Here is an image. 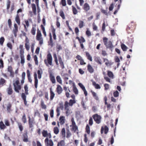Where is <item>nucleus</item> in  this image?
I'll list each match as a JSON object with an SVG mask.
<instances>
[{
	"label": "nucleus",
	"mask_w": 146,
	"mask_h": 146,
	"mask_svg": "<svg viewBox=\"0 0 146 146\" xmlns=\"http://www.w3.org/2000/svg\"><path fill=\"white\" fill-rule=\"evenodd\" d=\"M36 39L37 40L39 41V44L40 45L43 43V39L42 37V35L40 31L38 29L37 30Z\"/></svg>",
	"instance_id": "6"
},
{
	"label": "nucleus",
	"mask_w": 146,
	"mask_h": 146,
	"mask_svg": "<svg viewBox=\"0 0 146 146\" xmlns=\"http://www.w3.org/2000/svg\"><path fill=\"white\" fill-rule=\"evenodd\" d=\"M72 126V128L71 130L72 131H73L75 132L78 130V127L76 125Z\"/></svg>",
	"instance_id": "50"
},
{
	"label": "nucleus",
	"mask_w": 146,
	"mask_h": 146,
	"mask_svg": "<svg viewBox=\"0 0 146 146\" xmlns=\"http://www.w3.org/2000/svg\"><path fill=\"white\" fill-rule=\"evenodd\" d=\"M42 136L44 137H48V138L50 139L52 137V135L50 133H48L46 130H43L42 132Z\"/></svg>",
	"instance_id": "10"
},
{
	"label": "nucleus",
	"mask_w": 146,
	"mask_h": 146,
	"mask_svg": "<svg viewBox=\"0 0 146 146\" xmlns=\"http://www.w3.org/2000/svg\"><path fill=\"white\" fill-rule=\"evenodd\" d=\"M65 129L64 128L62 129L61 131V134L63 138H65Z\"/></svg>",
	"instance_id": "39"
},
{
	"label": "nucleus",
	"mask_w": 146,
	"mask_h": 146,
	"mask_svg": "<svg viewBox=\"0 0 146 146\" xmlns=\"http://www.w3.org/2000/svg\"><path fill=\"white\" fill-rule=\"evenodd\" d=\"M17 125L20 131L21 132L23 129V127L21 123L18 122Z\"/></svg>",
	"instance_id": "35"
},
{
	"label": "nucleus",
	"mask_w": 146,
	"mask_h": 146,
	"mask_svg": "<svg viewBox=\"0 0 146 146\" xmlns=\"http://www.w3.org/2000/svg\"><path fill=\"white\" fill-rule=\"evenodd\" d=\"M56 79L58 82H59L60 84H62V80L60 76H57L56 77Z\"/></svg>",
	"instance_id": "48"
},
{
	"label": "nucleus",
	"mask_w": 146,
	"mask_h": 146,
	"mask_svg": "<svg viewBox=\"0 0 146 146\" xmlns=\"http://www.w3.org/2000/svg\"><path fill=\"white\" fill-rule=\"evenodd\" d=\"M22 120L24 123H25L27 122V119L26 118V115L25 113H24L22 116Z\"/></svg>",
	"instance_id": "47"
},
{
	"label": "nucleus",
	"mask_w": 146,
	"mask_h": 146,
	"mask_svg": "<svg viewBox=\"0 0 146 146\" xmlns=\"http://www.w3.org/2000/svg\"><path fill=\"white\" fill-rule=\"evenodd\" d=\"M107 75L110 78L113 79L114 78V76L113 73L109 70H107Z\"/></svg>",
	"instance_id": "27"
},
{
	"label": "nucleus",
	"mask_w": 146,
	"mask_h": 146,
	"mask_svg": "<svg viewBox=\"0 0 146 146\" xmlns=\"http://www.w3.org/2000/svg\"><path fill=\"white\" fill-rule=\"evenodd\" d=\"M68 74H67L65 73L63 75L64 79L66 81L68 79Z\"/></svg>",
	"instance_id": "57"
},
{
	"label": "nucleus",
	"mask_w": 146,
	"mask_h": 146,
	"mask_svg": "<svg viewBox=\"0 0 146 146\" xmlns=\"http://www.w3.org/2000/svg\"><path fill=\"white\" fill-rule=\"evenodd\" d=\"M85 53L86 56L87 57V59L90 61L92 62V59L91 55H90L89 53L87 52H86Z\"/></svg>",
	"instance_id": "31"
},
{
	"label": "nucleus",
	"mask_w": 146,
	"mask_h": 146,
	"mask_svg": "<svg viewBox=\"0 0 146 146\" xmlns=\"http://www.w3.org/2000/svg\"><path fill=\"white\" fill-rule=\"evenodd\" d=\"M41 106L42 109H45L46 108V106L44 104L43 101H42L41 102Z\"/></svg>",
	"instance_id": "60"
},
{
	"label": "nucleus",
	"mask_w": 146,
	"mask_h": 146,
	"mask_svg": "<svg viewBox=\"0 0 146 146\" xmlns=\"http://www.w3.org/2000/svg\"><path fill=\"white\" fill-rule=\"evenodd\" d=\"M44 63L46 65L48 66L49 65L52 66V58L50 53H48L46 57V59H45L44 60Z\"/></svg>",
	"instance_id": "4"
},
{
	"label": "nucleus",
	"mask_w": 146,
	"mask_h": 146,
	"mask_svg": "<svg viewBox=\"0 0 146 146\" xmlns=\"http://www.w3.org/2000/svg\"><path fill=\"white\" fill-rule=\"evenodd\" d=\"M94 61L98 64L100 65L102 64L101 60L99 57H95L94 58Z\"/></svg>",
	"instance_id": "25"
},
{
	"label": "nucleus",
	"mask_w": 146,
	"mask_h": 146,
	"mask_svg": "<svg viewBox=\"0 0 146 146\" xmlns=\"http://www.w3.org/2000/svg\"><path fill=\"white\" fill-rule=\"evenodd\" d=\"M35 2L37 7V12L38 13V15H39V13L40 11V9L39 5V0H35Z\"/></svg>",
	"instance_id": "32"
},
{
	"label": "nucleus",
	"mask_w": 146,
	"mask_h": 146,
	"mask_svg": "<svg viewBox=\"0 0 146 146\" xmlns=\"http://www.w3.org/2000/svg\"><path fill=\"white\" fill-rule=\"evenodd\" d=\"M136 25L133 22H131L127 26L126 31L128 33L133 32L136 28Z\"/></svg>",
	"instance_id": "2"
},
{
	"label": "nucleus",
	"mask_w": 146,
	"mask_h": 146,
	"mask_svg": "<svg viewBox=\"0 0 146 146\" xmlns=\"http://www.w3.org/2000/svg\"><path fill=\"white\" fill-rule=\"evenodd\" d=\"M53 56L54 58V61L56 65L57 66L59 65V63L58 62V61L61 68L62 69H64L65 67L64 62L61 57L60 56H58V59L57 56L55 53H54L53 54Z\"/></svg>",
	"instance_id": "1"
},
{
	"label": "nucleus",
	"mask_w": 146,
	"mask_h": 146,
	"mask_svg": "<svg viewBox=\"0 0 146 146\" xmlns=\"http://www.w3.org/2000/svg\"><path fill=\"white\" fill-rule=\"evenodd\" d=\"M50 93V101H52L54 98L55 95V94L53 91L52 88H49Z\"/></svg>",
	"instance_id": "13"
},
{
	"label": "nucleus",
	"mask_w": 146,
	"mask_h": 146,
	"mask_svg": "<svg viewBox=\"0 0 146 146\" xmlns=\"http://www.w3.org/2000/svg\"><path fill=\"white\" fill-rule=\"evenodd\" d=\"M36 31V25L35 24L33 25L31 30V33L32 35L34 36L35 35Z\"/></svg>",
	"instance_id": "16"
},
{
	"label": "nucleus",
	"mask_w": 146,
	"mask_h": 146,
	"mask_svg": "<svg viewBox=\"0 0 146 146\" xmlns=\"http://www.w3.org/2000/svg\"><path fill=\"white\" fill-rule=\"evenodd\" d=\"M83 9L85 11L87 12L90 9V7L89 5L87 3H85L83 5Z\"/></svg>",
	"instance_id": "14"
},
{
	"label": "nucleus",
	"mask_w": 146,
	"mask_h": 146,
	"mask_svg": "<svg viewBox=\"0 0 146 146\" xmlns=\"http://www.w3.org/2000/svg\"><path fill=\"white\" fill-rule=\"evenodd\" d=\"M6 128V126L2 121L0 122V128L1 129H4Z\"/></svg>",
	"instance_id": "36"
},
{
	"label": "nucleus",
	"mask_w": 146,
	"mask_h": 146,
	"mask_svg": "<svg viewBox=\"0 0 146 146\" xmlns=\"http://www.w3.org/2000/svg\"><path fill=\"white\" fill-rule=\"evenodd\" d=\"M11 2L9 0H7V9L8 10L9 9Z\"/></svg>",
	"instance_id": "54"
},
{
	"label": "nucleus",
	"mask_w": 146,
	"mask_h": 146,
	"mask_svg": "<svg viewBox=\"0 0 146 146\" xmlns=\"http://www.w3.org/2000/svg\"><path fill=\"white\" fill-rule=\"evenodd\" d=\"M4 67V62L2 59H0V68H3Z\"/></svg>",
	"instance_id": "59"
},
{
	"label": "nucleus",
	"mask_w": 146,
	"mask_h": 146,
	"mask_svg": "<svg viewBox=\"0 0 146 146\" xmlns=\"http://www.w3.org/2000/svg\"><path fill=\"white\" fill-rule=\"evenodd\" d=\"M84 26V22L80 20L79 21V24L78 25L79 28H82Z\"/></svg>",
	"instance_id": "38"
},
{
	"label": "nucleus",
	"mask_w": 146,
	"mask_h": 146,
	"mask_svg": "<svg viewBox=\"0 0 146 146\" xmlns=\"http://www.w3.org/2000/svg\"><path fill=\"white\" fill-rule=\"evenodd\" d=\"M104 130L105 134H107L109 128L106 125L105 126L104 128L103 126L102 127L101 129V134L103 133Z\"/></svg>",
	"instance_id": "11"
},
{
	"label": "nucleus",
	"mask_w": 146,
	"mask_h": 146,
	"mask_svg": "<svg viewBox=\"0 0 146 146\" xmlns=\"http://www.w3.org/2000/svg\"><path fill=\"white\" fill-rule=\"evenodd\" d=\"M21 97L24 101V102L25 105L27 106V102L26 101V96L24 93L21 94Z\"/></svg>",
	"instance_id": "24"
},
{
	"label": "nucleus",
	"mask_w": 146,
	"mask_h": 146,
	"mask_svg": "<svg viewBox=\"0 0 146 146\" xmlns=\"http://www.w3.org/2000/svg\"><path fill=\"white\" fill-rule=\"evenodd\" d=\"M103 42L104 45L107 48L111 49L113 47L112 43L111 41H108V38L106 37L103 38Z\"/></svg>",
	"instance_id": "3"
},
{
	"label": "nucleus",
	"mask_w": 146,
	"mask_h": 146,
	"mask_svg": "<svg viewBox=\"0 0 146 146\" xmlns=\"http://www.w3.org/2000/svg\"><path fill=\"white\" fill-rule=\"evenodd\" d=\"M42 71L38 70L37 71V74H38V78L39 79H40L41 78L42 74Z\"/></svg>",
	"instance_id": "49"
},
{
	"label": "nucleus",
	"mask_w": 146,
	"mask_h": 146,
	"mask_svg": "<svg viewBox=\"0 0 146 146\" xmlns=\"http://www.w3.org/2000/svg\"><path fill=\"white\" fill-rule=\"evenodd\" d=\"M86 133L88 134H90V127L88 125H87L86 128Z\"/></svg>",
	"instance_id": "53"
},
{
	"label": "nucleus",
	"mask_w": 146,
	"mask_h": 146,
	"mask_svg": "<svg viewBox=\"0 0 146 146\" xmlns=\"http://www.w3.org/2000/svg\"><path fill=\"white\" fill-rule=\"evenodd\" d=\"M69 105V103L67 101H66L64 103V108L65 109H68L69 110V108H68V105Z\"/></svg>",
	"instance_id": "62"
},
{
	"label": "nucleus",
	"mask_w": 146,
	"mask_h": 146,
	"mask_svg": "<svg viewBox=\"0 0 146 146\" xmlns=\"http://www.w3.org/2000/svg\"><path fill=\"white\" fill-rule=\"evenodd\" d=\"M51 29L53 39L56 40V36L55 33V29L52 26Z\"/></svg>",
	"instance_id": "23"
},
{
	"label": "nucleus",
	"mask_w": 146,
	"mask_h": 146,
	"mask_svg": "<svg viewBox=\"0 0 146 146\" xmlns=\"http://www.w3.org/2000/svg\"><path fill=\"white\" fill-rule=\"evenodd\" d=\"M48 137L46 138L44 140V143L46 146H53L54 143L51 139H49Z\"/></svg>",
	"instance_id": "9"
},
{
	"label": "nucleus",
	"mask_w": 146,
	"mask_h": 146,
	"mask_svg": "<svg viewBox=\"0 0 146 146\" xmlns=\"http://www.w3.org/2000/svg\"><path fill=\"white\" fill-rule=\"evenodd\" d=\"M72 12L73 14L74 15L78 13V11L76 8L73 6H72Z\"/></svg>",
	"instance_id": "45"
},
{
	"label": "nucleus",
	"mask_w": 146,
	"mask_h": 146,
	"mask_svg": "<svg viewBox=\"0 0 146 146\" xmlns=\"http://www.w3.org/2000/svg\"><path fill=\"white\" fill-rule=\"evenodd\" d=\"M80 43H82L86 41V40L82 36L80 37V40L79 41Z\"/></svg>",
	"instance_id": "58"
},
{
	"label": "nucleus",
	"mask_w": 146,
	"mask_h": 146,
	"mask_svg": "<svg viewBox=\"0 0 146 146\" xmlns=\"http://www.w3.org/2000/svg\"><path fill=\"white\" fill-rule=\"evenodd\" d=\"M27 76L28 78V80L31 83L32 82V80L31 79V78L30 75V73L29 70H27Z\"/></svg>",
	"instance_id": "30"
},
{
	"label": "nucleus",
	"mask_w": 146,
	"mask_h": 146,
	"mask_svg": "<svg viewBox=\"0 0 146 146\" xmlns=\"http://www.w3.org/2000/svg\"><path fill=\"white\" fill-rule=\"evenodd\" d=\"M25 24H24V27L25 31V32H27L28 31V29L27 28L29 26V22L28 20H25Z\"/></svg>",
	"instance_id": "21"
},
{
	"label": "nucleus",
	"mask_w": 146,
	"mask_h": 146,
	"mask_svg": "<svg viewBox=\"0 0 146 146\" xmlns=\"http://www.w3.org/2000/svg\"><path fill=\"white\" fill-rule=\"evenodd\" d=\"M17 79L15 82L13 83V85L15 91L17 93H19V90L21 89V86L19 85L20 83L19 78H17Z\"/></svg>",
	"instance_id": "5"
},
{
	"label": "nucleus",
	"mask_w": 146,
	"mask_h": 146,
	"mask_svg": "<svg viewBox=\"0 0 146 146\" xmlns=\"http://www.w3.org/2000/svg\"><path fill=\"white\" fill-rule=\"evenodd\" d=\"M53 131L54 133L56 134H58L59 132V130L58 128L57 127H54L53 129Z\"/></svg>",
	"instance_id": "46"
},
{
	"label": "nucleus",
	"mask_w": 146,
	"mask_h": 146,
	"mask_svg": "<svg viewBox=\"0 0 146 146\" xmlns=\"http://www.w3.org/2000/svg\"><path fill=\"white\" fill-rule=\"evenodd\" d=\"M91 92L92 93L93 97L94 98V99L96 100H98L99 98L96 93L92 90L91 91Z\"/></svg>",
	"instance_id": "26"
},
{
	"label": "nucleus",
	"mask_w": 146,
	"mask_h": 146,
	"mask_svg": "<svg viewBox=\"0 0 146 146\" xmlns=\"http://www.w3.org/2000/svg\"><path fill=\"white\" fill-rule=\"evenodd\" d=\"M104 62H105V64L107 66H110L112 65L113 63L109 60L106 58H103Z\"/></svg>",
	"instance_id": "15"
},
{
	"label": "nucleus",
	"mask_w": 146,
	"mask_h": 146,
	"mask_svg": "<svg viewBox=\"0 0 146 146\" xmlns=\"http://www.w3.org/2000/svg\"><path fill=\"white\" fill-rule=\"evenodd\" d=\"M4 41L5 39L3 37H2L0 38V44L2 46H3Z\"/></svg>",
	"instance_id": "64"
},
{
	"label": "nucleus",
	"mask_w": 146,
	"mask_h": 146,
	"mask_svg": "<svg viewBox=\"0 0 146 146\" xmlns=\"http://www.w3.org/2000/svg\"><path fill=\"white\" fill-rule=\"evenodd\" d=\"M92 117L96 123L99 124L101 123L102 117L100 115L98 114H95L93 115Z\"/></svg>",
	"instance_id": "8"
},
{
	"label": "nucleus",
	"mask_w": 146,
	"mask_h": 146,
	"mask_svg": "<svg viewBox=\"0 0 146 146\" xmlns=\"http://www.w3.org/2000/svg\"><path fill=\"white\" fill-rule=\"evenodd\" d=\"M15 20L19 25H20V19L19 18V16L18 14H17L15 17Z\"/></svg>",
	"instance_id": "34"
},
{
	"label": "nucleus",
	"mask_w": 146,
	"mask_h": 146,
	"mask_svg": "<svg viewBox=\"0 0 146 146\" xmlns=\"http://www.w3.org/2000/svg\"><path fill=\"white\" fill-rule=\"evenodd\" d=\"M66 137L67 138H69L70 136H71V133L70 132L69 130V129H68L66 130Z\"/></svg>",
	"instance_id": "61"
},
{
	"label": "nucleus",
	"mask_w": 146,
	"mask_h": 146,
	"mask_svg": "<svg viewBox=\"0 0 146 146\" xmlns=\"http://www.w3.org/2000/svg\"><path fill=\"white\" fill-rule=\"evenodd\" d=\"M121 47L123 51H125L127 49V47L124 44H121Z\"/></svg>",
	"instance_id": "55"
},
{
	"label": "nucleus",
	"mask_w": 146,
	"mask_h": 146,
	"mask_svg": "<svg viewBox=\"0 0 146 146\" xmlns=\"http://www.w3.org/2000/svg\"><path fill=\"white\" fill-rule=\"evenodd\" d=\"M7 94L9 95H11L13 94V91L11 84L9 85V87L7 89Z\"/></svg>",
	"instance_id": "17"
},
{
	"label": "nucleus",
	"mask_w": 146,
	"mask_h": 146,
	"mask_svg": "<svg viewBox=\"0 0 146 146\" xmlns=\"http://www.w3.org/2000/svg\"><path fill=\"white\" fill-rule=\"evenodd\" d=\"M12 105L10 103H9L7 106V110L9 112H10L11 110Z\"/></svg>",
	"instance_id": "52"
},
{
	"label": "nucleus",
	"mask_w": 146,
	"mask_h": 146,
	"mask_svg": "<svg viewBox=\"0 0 146 146\" xmlns=\"http://www.w3.org/2000/svg\"><path fill=\"white\" fill-rule=\"evenodd\" d=\"M41 29L42 30L43 33L44 35V36L46 37V33L45 30V28L44 26L41 25L40 26Z\"/></svg>",
	"instance_id": "44"
},
{
	"label": "nucleus",
	"mask_w": 146,
	"mask_h": 146,
	"mask_svg": "<svg viewBox=\"0 0 146 146\" xmlns=\"http://www.w3.org/2000/svg\"><path fill=\"white\" fill-rule=\"evenodd\" d=\"M87 67L88 70L90 73H92L94 72V70L90 64H88Z\"/></svg>",
	"instance_id": "20"
},
{
	"label": "nucleus",
	"mask_w": 146,
	"mask_h": 146,
	"mask_svg": "<svg viewBox=\"0 0 146 146\" xmlns=\"http://www.w3.org/2000/svg\"><path fill=\"white\" fill-rule=\"evenodd\" d=\"M31 7L34 15H36V5L34 3H32L31 4Z\"/></svg>",
	"instance_id": "22"
},
{
	"label": "nucleus",
	"mask_w": 146,
	"mask_h": 146,
	"mask_svg": "<svg viewBox=\"0 0 146 146\" xmlns=\"http://www.w3.org/2000/svg\"><path fill=\"white\" fill-rule=\"evenodd\" d=\"M48 45L52 47L53 46V43L52 38H49V41L48 42Z\"/></svg>",
	"instance_id": "51"
},
{
	"label": "nucleus",
	"mask_w": 146,
	"mask_h": 146,
	"mask_svg": "<svg viewBox=\"0 0 146 146\" xmlns=\"http://www.w3.org/2000/svg\"><path fill=\"white\" fill-rule=\"evenodd\" d=\"M23 46L22 45H20L19 46L20 54H24V51L23 49Z\"/></svg>",
	"instance_id": "43"
},
{
	"label": "nucleus",
	"mask_w": 146,
	"mask_h": 146,
	"mask_svg": "<svg viewBox=\"0 0 146 146\" xmlns=\"http://www.w3.org/2000/svg\"><path fill=\"white\" fill-rule=\"evenodd\" d=\"M49 77L50 80L52 83L54 84L56 82L55 77L52 73H49Z\"/></svg>",
	"instance_id": "19"
},
{
	"label": "nucleus",
	"mask_w": 146,
	"mask_h": 146,
	"mask_svg": "<svg viewBox=\"0 0 146 146\" xmlns=\"http://www.w3.org/2000/svg\"><path fill=\"white\" fill-rule=\"evenodd\" d=\"M56 90L58 94H60L62 93V89L60 85H57V87Z\"/></svg>",
	"instance_id": "18"
},
{
	"label": "nucleus",
	"mask_w": 146,
	"mask_h": 146,
	"mask_svg": "<svg viewBox=\"0 0 146 146\" xmlns=\"http://www.w3.org/2000/svg\"><path fill=\"white\" fill-rule=\"evenodd\" d=\"M65 145V142L64 140H62L58 143L57 146H64Z\"/></svg>",
	"instance_id": "42"
},
{
	"label": "nucleus",
	"mask_w": 146,
	"mask_h": 146,
	"mask_svg": "<svg viewBox=\"0 0 146 146\" xmlns=\"http://www.w3.org/2000/svg\"><path fill=\"white\" fill-rule=\"evenodd\" d=\"M128 40L130 42L133 43L134 41L133 37V36L131 35L129 37H128Z\"/></svg>",
	"instance_id": "56"
},
{
	"label": "nucleus",
	"mask_w": 146,
	"mask_h": 146,
	"mask_svg": "<svg viewBox=\"0 0 146 146\" xmlns=\"http://www.w3.org/2000/svg\"><path fill=\"white\" fill-rule=\"evenodd\" d=\"M73 90V92L76 95H77L78 94V90L76 87L75 85L74 84H73L72 86Z\"/></svg>",
	"instance_id": "33"
},
{
	"label": "nucleus",
	"mask_w": 146,
	"mask_h": 146,
	"mask_svg": "<svg viewBox=\"0 0 146 146\" xmlns=\"http://www.w3.org/2000/svg\"><path fill=\"white\" fill-rule=\"evenodd\" d=\"M28 123L29 128H31V131L32 132L33 129L34 125L35 124L34 119L32 118H31L30 117H29Z\"/></svg>",
	"instance_id": "7"
},
{
	"label": "nucleus",
	"mask_w": 146,
	"mask_h": 146,
	"mask_svg": "<svg viewBox=\"0 0 146 146\" xmlns=\"http://www.w3.org/2000/svg\"><path fill=\"white\" fill-rule=\"evenodd\" d=\"M60 15L62 17V19H65V17L64 14V13L63 11L62 10H61L59 12Z\"/></svg>",
	"instance_id": "41"
},
{
	"label": "nucleus",
	"mask_w": 146,
	"mask_h": 146,
	"mask_svg": "<svg viewBox=\"0 0 146 146\" xmlns=\"http://www.w3.org/2000/svg\"><path fill=\"white\" fill-rule=\"evenodd\" d=\"M24 88L25 91V93L26 95H28V88L27 85H25Z\"/></svg>",
	"instance_id": "63"
},
{
	"label": "nucleus",
	"mask_w": 146,
	"mask_h": 146,
	"mask_svg": "<svg viewBox=\"0 0 146 146\" xmlns=\"http://www.w3.org/2000/svg\"><path fill=\"white\" fill-rule=\"evenodd\" d=\"M27 134V131H24V133L23 135V141L25 142H27L29 141Z\"/></svg>",
	"instance_id": "12"
},
{
	"label": "nucleus",
	"mask_w": 146,
	"mask_h": 146,
	"mask_svg": "<svg viewBox=\"0 0 146 146\" xmlns=\"http://www.w3.org/2000/svg\"><path fill=\"white\" fill-rule=\"evenodd\" d=\"M21 58V62L22 64H23L25 63V59L24 54H20Z\"/></svg>",
	"instance_id": "37"
},
{
	"label": "nucleus",
	"mask_w": 146,
	"mask_h": 146,
	"mask_svg": "<svg viewBox=\"0 0 146 146\" xmlns=\"http://www.w3.org/2000/svg\"><path fill=\"white\" fill-rule=\"evenodd\" d=\"M92 84L96 89H98L101 88V87L100 85L98 84H96L95 82L93 81L92 82Z\"/></svg>",
	"instance_id": "29"
},
{
	"label": "nucleus",
	"mask_w": 146,
	"mask_h": 146,
	"mask_svg": "<svg viewBox=\"0 0 146 146\" xmlns=\"http://www.w3.org/2000/svg\"><path fill=\"white\" fill-rule=\"evenodd\" d=\"M60 123L61 125H63L65 123V117L64 116H61L59 118Z\"/></svg>",
	"instance_id": "28"
},
{
	"label": "nucleus",
	"mask_w": 146,
	"mask_h": 146,
	"mask_svg": "<svg viewBox=\"0 0 146 146\" xmlns=\"http://www.w3.org/2000/svg\"><path fill=\"white\" fill-rule=\"evenodd\" d=\"M76 102L75 100H70L69 102V105L71 106H72L73 104H75Z\"/></svg>",
	"instance_id": "40"
}]
</instances>
